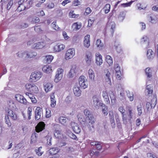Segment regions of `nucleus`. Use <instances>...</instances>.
I'll list each match as a JSON object with an SVG mask.
<instances>
[{"label":"nucleus","mask_w":158,"mask_h":158,"mask_svg":"<svg viewBox=\"0 0 158 158\" xmlns=\"http://www.w3.org/2000/svg\"><path fill=\"white\" fill-rule=\"evenodd\" d=\"M135 0H133V1H132L130 2L126 3H124L121 4L122 6L123 7H127L130 6L131 5L132 2H134Z\"/></svg>","instance_id":"0e129e2a"},{"label":"nucleus","mask_w":158,"mask_h":158,"mask_svg":"<svg viewBox=\"0 0 158 158\" xmlns=\"http://www.w3.org/2000/svg\"><path fill=\"white\" fill-rule=\"evenodd\" d=\"M148 38L146 35H144L141 38L140 40V42L142 44H146L147 45L148 44Z\"/></svg>","instance_id":"37998d69"},{"label":"nucleus","mask_w":158,"mask_h":158,"mask_svg":"<svg viewBox=\"0 0 158 158\" xmlns=\"http://www.w3.org/2000/svg\"><path fill=\"white\" fill-rule=\"evenodd\" d=\"M15 98L19 102L24 104H26L27 102L25 98L22 95L20 94H16L15 96Z\"/></svg>","instance_id":"2eb2a0df"},{"label":"nucleus","mask_w":158,"mask_h":158,"mask_svg":"<svg viewBox=\"0 0 158 158\" xmlns=\"http://www.w3.org/2000/svg\"><path fill=\"white\" fill-rule=\"evenodd\" d=\"M119 111L122 113V118L124 123H126L127 122V118L124 117V113L125 110L123 106H120L118 108Z\"/></svg>","instance_id":"72a5a7b5"},{"label":"nucleus","mask_w":158,"mask_h":158,"mask_svg":"<svg viewBox=\"0 0 158 158\" xmlns=\"http://www.w3.org/2000/svg\"><path fill=\"white\" fill-rule=\"evenodd\" d=\"M96 63L98 65H100L103 62L102 59V56L98 52L96 53L95 54Z\"/></svg>","instance_id":"a211bd4d"},{"label":"nucleus","mask_w":158,"mask_h":158,"mask_svg":"<svg viewBox=\"0 0 158 158\" xmlns=\"http://www.w3.org/2000/svg\"><path fill=\"white\" fill-rule=\"evenodd\" d=\"M54 57L51 55H47L45 56V60L48 63H50L53 60Z\"/></svg>","instance_id":"09e8293b"},{"label":"nucleus","mask_w":158,"mask_h":158,"mask_svg":"<svg viewBox=\"0 0 158 158\" xmlns=\"http://www.w3.org/2000/svg\"><path fill=\"white\" fill-rule=\"evenodd\" d=\"M77 67L75 65L73 66L68 73V77L69 78H73V77L75 73H77Z\"/></svg>","instance_id":"ddd939ff"},{"label":"nucleus","mask_w":158,"mask_h":158,"mask_svg":"<svg viewBox=\"0 0 158 158\" xmlns=\"http://www.w3.org/2000/svg\"><path fill=\"white\" fill-rule=\"evenodd\" d=\"M37 134L36 133H33L31 135V142L34 143L36 141L37 139Z\"/></svg>","instance_id":"603ef678"},{"label":"nucleus","mask_w":158,"mask_h":158,"mask_svg":"<svg viewBox=\"0 0 158 158\" xmlns=\"http://www.w3.org/2000/svg\"><path fill=\"white\" fill-rule=\"evenodd\" d=\"M83 44L85 47L88 48L90 46V36L89 35H87L85 36L84 38Z\"/></svg>","instance_id":"dca6fc26"},{"label":"nucleus","mask_w":158,"mask_h":158,"mask_svg":"<svg viewBox=\"0 0 158 158\" xmlns=\"http://www.w3.org/2000/svg\"><path fill=\"white\" fill-rule=\"evenodd\" d=\"M37 55V53L35 52H27L26 57L30 58H34Z\"/></svg>","instance_id":"c9c22d12"},{"label":"nucleus","mask_w":158,"mask_h":158,"mask_svg":"<svg viewBox=\"0 0 158 158\" xmlns=\"http://www.w3.org/2000/svg\"><path fill=\"white\" fill-rule=\"evenodd\" d=\"M13 0H10V1H9L7 5L6 9L7 10H9L10 8L13 4Z\"/></svg>","instance_id":"774afa93"},{"label":"nucleus","mask_w":158,"mask_h":158,"mask_svg":"<svg viewBox=\"0 0 158 158\" xmlns=\"http://www.w3.org/2000/svg\"><path fill=\"white\" fill-rule=\"evenodd\" d=\"M59 120L60 123L65 126H66L69 123V119L64 116L60 117Z\"/></svg>","instance_id":"f8f14e48"},{"label":"nucleus","mask_w":158,"mask_h":158,"mask_svg":"<svg viewBox=\"0 0 158 158\" xmlns=\"http://www.w3.org/2000/svg\"><path fill=\"white\" fill-rule=\"evenodd\" d=\"M78 15H76L74 13L73 11H71L69 14V16L70 17L72 18H77L78 17Z\"/></svg>","instance_id":"13d9d810"},{"label":"nucleus","mask_w":158,"mask_h":158,"mask_svg":"<svg viewBox=\"0 0 158 158\" xmlns=\"http://www.w3.org/2000/svg\"><path fill=\"white\" fill-rule=\"evenodd\" d=\"M148 19L149 22L152 24L156 23L157 21L156 18L154 16L151 15H148Z\"/></svg>","instance_id":"c756f323"},{"label":"nucleus","mask_w":158,"mask_h":158,"mask_svg":"<svg viewBox=\"0 0 158 158\" xmlns=\"http://www.w3.org/2000/svg\"><path fill=\"white\" fill-rule=\"evenodd\" d=\"M42 73L40 71H35L31 73L30 79L31 81L35 82L39 80L42 77Z\"/></svg>","instance_id":"20e7f679"},{"label":"nucleus","mask_w":158,"mask_h":158,"mask_svg":"<svg viewBox=\"0 0 158 158\" xmlns=\"http://www.w3.org/2000/svg\"><path fill=\"white\" fill-rule=\"evenodd\" d=\"M5 120L6 123L8 125V127H10L11 126V123L9 117L6 115L5 116Z\"/></svg>","instance_id":"4d7b16f0"},{"label":"nucleus","mask_w":158,"mask_h":158,"mask_svg":"<svg viewBox=\"0 0 158 158\" xmlns=\"http://www.w3.org/2000/svg\"><path fill=\"white\" fill-rule=\"evenodd\" d=\"M105 76L103 79V82L107 85H111V82L110 77V73L108 69H106L104 71Z\"/></svg>","instance_id":"423d86ee"},{"label":"nucleus","mask_w":158,"mask_h":158,"mask_svg":"<svg viewBox=\"0 0 158 158\" xmlns=\"http://www.w3.org/2000/svg\"><path fill=\"white\" fill-rule=\"evenodd\" d=\"M147 55L148 59L149 60L153 59L154 56V52L151 49L148 50Z\"/></svg>","instance_id":"7c9ffc66"},{"label":"nucleus","mask_w":158,"mask_h":158,"mask_svg":"<svg viewBox=\"0 0 158 158\" xmlns=\"http://www.w3.org/2000/svg\"><path fill=\"white\" fill-rule=\"evenodd\" d=\"M42 69L44 73L48 74L50 73L53 71L51 65H44Z\"/></svg>","instance_id":"4be33fe9"},{"label":"nucleus","mask_w":158,"mask_h":158,"mask_svg":"<svg viewBox=\"0 0 158 158\" xmlns=\"http://www.w3.org/2000/svg\"><path fill=\"white\" fill-rule=\"evenodd\" d=\"M46 138L47 140V143L49 145H51L52 144L51 141L52 139V137L51 136H46Z\"/></svg>","instance_id":"052dcab7"},{"label":"nucleus","mask_w":158,"mask_h":158,"mask_svg":"<svg viewBox=\"0 0 158 158\" xmlns=\"http://www.w3.org/2000/svg\"><path fill=\"white\" fill-rule=\"evenodd\" d=\"M22 3V2H18L19 6L18 7L17 10L19 12L23 10L26 8L28 9L30 7V6L29 7H26L25 5L27 4V2Z\"/></svg>","instance_id":"aec40b11"},{"label":"nucleus","mask_w":158,"mask_h":158,"mask_svg":"<svg viewBox=\"0 0 158 158\" xmlns=\"http://www.w3.org/2000/svg\"><path fill=\"white\" fill-rule=\"evenodd\" d=\"M8 39L9 42H13L16 39L13 35H9Z\"/></svg>","instance_id":"bf43d9fd"},{"label":"nucleus","mask_w":158,"mask_h":158,"mask_svg":"<svg viewBox=\"0 0 158 158\" xmlns=\"http://www.w3.org/2000/svg\"><path fill=\"white\" fill-rule=\"evenodd\" d=\"M9 117L13 120H15L17 119L16 114L14 110L8 109L6 111V114Z\"/></svg>","instance_id":"1a4fd4ad"},{"label":"nucleus","mask_w":158,"mask_h":158,"mask_svg":"<svg viewBox=\"0 0 158 158\" xmlns=\"http://www.w3.org/2000/svg\"><path fill=\"white\" fill-rule=\"evenodd\" d=\"M26 54L27 55V51H21L18 52L16 55L19 58H22Z\"/></svg>","instance_id":"3c124183"},{"label":"nucleus","mask_w":158,"mask_h":158,"mask_svg":"<svg viewBox=\"0 0 158 158\" xmlns=\"http://www.w3.org/2000/svg\"><path fill=\"white\" fill-rule=\"evenodd\" d=\"M110 5L109 4H106L105 5L103 8L105 13H108L110 11Z\"/></svg>","instance_id":"6e6d98bb"},{"label":"nucleus","mask_w":158,"mask_h":158,"mask_svg":"<svg viewBox=\"0 0 158 158\" xmlns=\"http://www.w3.org/2000/svg\"><path fill=\"white\" fill-rule=\"evenodd\" d=\"M100 106L102 107V111L104 116H106L108 114L107 107L104 104Z\"/></svg>","instance_id":"ea45409f"},{"label":"nucleus","mask_w":158,"mask_h":158,"mask_svg":"<svg viewBox=\"0 0 158 158\" xmlns=\"http://www.w3.org/2000/svg\"><path fill=\"white\" fill-rule=\"evenodd\" d=\"M52 115V113L50 109L48 108L46 109V117L47 118L50 117Z\"/></svg>","instance_id":"e2e57ef3"},{"label":"nucleus","mask_w":158,"mask_h":158,"mask_svg":"<svg viewBox=\"0 0 158 158\" xmlns=\"http://www.w3.org/2000/svg\"><path fill=\"white\" fill-rule=\"evenodd\" d=\"M65 46L63 44H58L54 47V50L55 52H59L64 49Z\"/></svg>","instance_id":"5701e85b"},{"label":"nucleus","mask_w":158,"mask_h":158,"mask_svg":"<svg viewBox=\"0 0 158 158\" xmlns=\"http://www.w3.org/2000/svg\"><path fill=\"white\" fill-rule=\"evenodd\" d=\"M145 73L148 78H151L152 76V73L149 68L148 67L146 69Z\"/></svg>","instance_id":"a18cd8bd"},{"label":"nucleus","mask_w":158,"mask_h":158,"mask_svg":"<svg viewBox=\"0 0 158 158\" xmlns=\"http://www.w3.org/2000/svg\"><path fill=\"white\" fill-rule=\"evenodd\" d=\"M45 43L41 42L34 44L32 45V48L36 49H41L46 47Z\"/></svg>","instance_id":"9d476101"},{"label":"nucleus","mask_w":158,"mask_h":158,"mask_svg":"<svg viewBox=\"0 0 158 158\" xmlns=\"http://www.w3.org/2000/svg\"><path fill=\"white\" fill-rule=\"evenodd\" d=\"M151 108H154L156 104V100L155 99H152L151 102Z\"/></svg>","instance_id":"69168bd1"},{"label":"nucleus","mask_w":158,"mask_h":158,"mask_svg":"<svg viewBox=\"0 0 158 158\" xmlns=\"http://www.w3.org/2000/svg\"><path fill=\"white\" fill-rule=\"evenodd\" d=\"M71 126L73 131L76 133L79 134L80 133L81 128L77 123L74 122H72L71 123Z\"/></svg>","instance_id":"9b49d317"},{"label":"nucleus","mask_w":158,"mask_h":158,"mask_svg":"<svg viewBox=\"0 0 158 158\" xmlns=\"http://www.w3.org/2000/svg\"><path fill=\"white\" fill-rule=\"evenodd\" d=\"M114 46L117 51L119 53L122 51V49L119 43L117 42H115Z\"/></svg>","instance_id":"79ce46f5"},{"label":"nucleus","mask_w":158,"mask_h":158,"mask_svg":"<svg viewBox=\"0 0 158 158\" xmlns=\"http://www.w3.org/2000/svg\"><path fill=\"white\" fill-rule=\"evenodd\" d=\"M125 16V13L123 12H121L118 16V19L119 21L122 22L124 19Z\"/></svg>","instance_id":"864d4df0"},{"label":"nucleus","mask_w":158,"mask_h":158,"mask_svg":"<svg viewBox=\"0 0 158 158\" xmlns=\"http://www.w3.org/2000/svg\"><path fill=\"white\" fill-rule=\"evenodd\" d=\"M75 50L74 48H71L68 49L66 52L65 59L68 60L72 58L75 55Z\"/></svg>","instance_id":"0eeeda50"},{"label":"nucleus","mask_w":158,"mask_h":158,"mask_svg":"<svg viewBox=\"0 0 158 158\" xmlns=\"http://www.w3.org/2000/svg\"><path fill=\"white\" fill-rule=\"evenodd\" d=\"M107 27L111 30V32L112 34L115 28V24L114 22L109 21L106 25Z\"/></svg>","instance_id":"f3484780"},{"label":"nucleus","mask_w":158,"mask_h":158,"mask_svg":"<svg viewBox=\"0 0 158 158\" xmlns=\"http://www.w3.org/2000/svg\"><path fill=\"white\" fill-rule=\"evenodd\" d=\"M45 124L44 122H39L35 127V130L36 132H39L45 129Z\"/></svg>","instance_id":"4468645a"},{"label":"nucleus","mask_w":158,"mask_h":158,"mask_svg":"<svg viewBox=\"0 0 158 158\" xmlns=\"http://www.w3.org/2000/svg\"><path fill=\"white\" fill-rule=\"evenodd\" d=\"M109 94H111V95H110L111 100V103L112 105H114L116 102V98L114 95V93L112 91H110L109 92Z\"/></svg>","instance_id":"e433bc0d"},{"label":"nucleus","mask_w":158,"mask_h":158,"mask_svg":"<svg viewBox=\"0 0 158 158\" xmlns=\"http://www.w3.org/2000/svg\"><path fill=\"white\" fill-rule=\"evenodd\" d=\"M96 45L97 47L100 49H101L103 46V43L102 42L101 40L99 39H98L97 40Z\"/></svg>","instance_id":"49530a36"},{"label":"nucleus","mask_w":158,"mask_h":158,"mask_svg":"<svg viewBox=\"0 0 158 158\" xmlns=\"http://www.w3.org/2000/svg\"><path fill=\"white\" fill-rule=\"evenodd\" d=\"M56 24V22H52L51 25L52 28L54 30L56 31H58L60 30V28L59 27H58V25H57Z\"/></svg>","instance_id":"5fc2aeb1"},{"label":"nucleus","mask_w":158,"mask_h":158,"mask_svg":"<svg viewBox=\"0 0 158 158\" xmlns=\"http://www.w3.org/2000/svg\"><path fill=\"white\" fill-rule=\"evenodd\" d=\"M35 118L36 120L39 119L42 113V109L41 108L37 107L35 110Z\"/></svg>","instance_id":"6ab92c4d"},{"label":"nucleus","mask_w":158,"mask_h":158,"mask_svg":"<svg viewBox=\"0 0 158 158\" xmlns=\"http://www.w3.org/2000/svg\"><path fill=\"white\" fill-rule=\"evenodd\" d=\"M73 92L74 94L77 97H79L81 95V91L80 90L79 87L76 86L74 87Z\"/></svg>","instance_id":"bb28decb"},{"label":"nucleus","mask_w":158,"mask_h":158,"mask_svg":"<svg viewBox=\"0 0 158 158\" xmlns=\"http://www.w3.org/2000/svg\"><path fill=\"white\" fill-rule=\"evenodd\" d=\"M91 104L96 109H98L100 106L103 105L100 102V97L98 95H95L92 97Z\"/></svg>","instance_id":"f257e3e1"},{"label":"nucleus","mask_w":158,"mask_h":158,"mask_svg":"<svg viewBox=\"0 0 158 158\" xmlns=\"http://www.w3.org/2000/svg\"><path fill=\"white\" fill-rule=\"evenodd\" d=\"M77 118L78 121L81 123H85V119L83 115L81 114H79L77 115Z\"/></svg>","instance_id":"4c0bfd02"},{"label":"nucleus","mask_w":158,"mask_h":158,"mask_svg":"<svg viewBox=\"0 0 158 158\" xmlns=\"http://www.w3.org/2000/svg\"><path fill=\"white\" fill-rule=\"evenodd\" d=\"M102 96L106 103L107 104H110V100L107 92L106 91H103Z\"/></svg>","instance_id":"a878e982"},{"label":"nucleus","mask_w":158,"mask_h":158,"mask_svg":"<svg viewBox=\"0 0 158 158\" xmlns=\"http://www.w3.org/2000/svg\"><path fill=\"white\" fill-rule=\"evenodd\" d=\"M89 121H88V125L90 126V125H92V124L94 123L95 121V119L94 117L92 116H90V117H89Z\"/></svg>","instance_id":"8fccbe9b"},{"label":"nucleus","mask_w":158,"mask_h":158,"mask_svg":"<svg viewBox=\"0 0 158 158\" xmlns=\"http://www.w3.org/2000/svg\"><path fill=\"white\" fill-rule=\"evenodd\" d=\"M53 87L52 84L50 83H47L44 84V88L46 92H48L51 91Z\"/></svg>","instance_id":"393cba45"},{"label":"nucleus","mask_w":158,"mask_h":158,"mask_svg":"<svg viewBox=\"0 0 158 158\" xmlns=\"http://www.w3.org/2000/svg\"><path fill=\"white\" fill-rule=\"evenodd\" d=\"M51 106L54 108L56 105V100L55 96L54 93L50 95Z\"/></svg>","instance_id":"412c9836"},{"label":"nucleus","mask_w":158,"mask_h":158,"mask_svg":"<svg viewBox=\"0 0 158 158\" xmlns=\"http://www.w3.org/2000/svg\"><path fill=\"white\" fill-rule=\"evenodd\" d=\"M25 87L27 91L32 93L36 94L39 91L38 87L34 83H27Z\"/></svg>","instance_id":"f03ea898"},{"label":"nucleus","mask_w":158,"mask_h":158,"mask_svg":"<svg viewBox=\"0 0 158 158\" xmlns=\"http://www.w3.org/2000/svg\"><path fill=\"white\" fill-rule=\"evenodd\" d=\"M106 60L109 66L112 65L113 61L112 58L109 55H106Z\"/></svg>","instance_id":"473e14b6"},{"label":"nucleus","mask_w":158,"mask_h":158,"mask_svg":"<svg viewBox=\"0 0 158 158\" xmlns=\"http://www.w3.org/2000/svg\"><path fill=\"white\" fill-rule=\"evenodd\" d=\"M59 151V148L57 147L51 148L49 150V153L51 155H55Z\"/></svg>","instance_id":"f704fd0d"},{"label":"nucleus","mask_w":158,"mask_h":158,"mask_svg":"<svg viewBox=\"0 0 158 158\" xmlns=\"http://www.w3.org/2000/svg\"><path fill=\"white\" fill-rule=\"evenodd\" d=\"M40 19L38 17H35L33 18L32 19L31 22L32 23H39L40 22Z\"/></svg>","instance_id":"338daca9"},{"label":"nucleus","mask_w":158,"mask_h":158,"mask_svg":"<svg viewBox=\"0 0 158 158\" xmlns=\"http://www.w3.org/2000/svg\"><path fill=\"white\" fill-rule=\"evenodd\" d=\"M64 71V69L61 68H59L57 69L54 79L55 82L57 83L62 79Z\"/></svg>","instance_id":"7ed1b4c3"},{"label":"nucleus","mask_w":158,"mask_h":158,"mask_svg":"<svg viewBox=\"0 0 158 158\" xmlns=\"http://www.w3.org/2000/svg\"><path fill=\"white\" fill-rule=\"evenodd\" d=\"M82 26V23L80 22H76L74 23L72 25V28L73 30L77 31L81 28Z\"/></svg>","instance_id":"c85d7f7f"},{"label":"nucleus","mask_w":158,"mask_h":158,"mask_svg":"<svg viewBox=\"0 0 158 158\" xmlns=\"http://www.w3.org/2000/svg\"><path fill=\"white\" fill-rule=\"evenodd\" d=\"M78 81L80 86L85 89L88 86V83L86 77L84 76H81L78 79Z\"/></svg>","instance_id":"39448f33"},{"label":"nucleus","mask_w":158,"mask_h":158,"mask_svg":"<svg viewBox=\"0 0 158 158\" xmlns=\"http://www.w3.org/2000/svg\"><path fill=\"white\" fill-rule=\"evenodd\" d=\"M153 86L151 85H148L146 88V92L149 96H151L153 93Z\"/></svg>","instance_id":"cd10ccee"},{"label":"nucleus","mask_w":158,"mask_h":158,"mask_svg":"<svg viewBox=\"0 0 158 158\" xmlns=\"http://www.w3.org/2000/svg\"><path fill=\"white\" fill-rule=\"evenodd\" d=\"M85 61L88 65L91 64L93 61V55L90 52H87L85 54Z\"/></svg>","instance_id":"6e6552de"},{"label":"nucleus","mask_w":158,"mask_h":158,"mask_svg":"<svg viewBox=\"0 0 158 158\" xmlns=\"http://www.w3.org/2000/svg\"><path fill=\"white\" fill-rule=\"evenodd\" d=\"M137 108L138 111V114L139 115H141L143 113V110L142 109V105L140 103L137 105Z\"/></svg>","instance_id":"de8ad7c7"},{"label":"nucleus","mask_w":158,"mask_h":158,"mask_svg":"<svg viewBox=\"0 0 158 158\" xmlns=\"http://www.w3.org/2000/svg\"><path fill=\"white\" fill-rule=\"evenodd\" d=\"M114 69L115 71V73H118V72H121L120 70V67L118 64H114Z\"/></svg>","instance_id":"680f3d73"},{"label":"nucleus","mask_w":158,"mask_h":158,"mask_svg":"<svg viewBox=\"0 0 158 158\" xmlns=\"http://www.w3.org/2000/svg\"><path fill=\"white\" fill-rule=\"evenodd\" d=\"M127 94L129 98V100L130 101H132L134 100V94L133 92H130L128 90L126 91Z\"/></svg>","instance_id":"58836bf2"},{"label":"nucleus","mask_w":158,"mask_h":158,"mask_svg":"<svg viewBox=\"0 0 158 158\" xmlns=\"http://www.w3.org/2000/svg\"><path fill=\"white\" fill-rule=\"evenodd\" d=\"M89 80L90 81L93 82L94 81L95 74L92 69H89L88 71Z\"/></svg>","instance_id":"b1692460"},{"label":"nucleus","mask_w":158,"mask_h":158,"mask_svg":"<svg viewBox=\"0 0 158 158\" xmlns=\"http://www.w3.org/2000/svg\"><path fill=\"white\" fill-rule=\"evenodd\" d=\"M42 147H40L35 150V151L36 154L39 156H41L44 153V152L42 151Z\"/></svg>","instance_id":"c03bdc74"},{"label":"nucleus","mask_w":158,"mask_h":158,"mask_svg":"<svg viewBox=\"0 0 158 158\" xmlns=\"http://www.w3.org/2000/svg\"><path fill=\"white\" fill-rule=\"evenodd\" d=\"M7 104L9 106L8 109L14 110L16 109V106L13 101H9Z\"/></svg>","instance_id":"2f4dec72"},{"label":"nucleus","mask_w":158,"mask_h":158,"mask_svg":"<svg viewBox=\"0 0 158 158\" xmlns=\"http://www.w3.org/2000/svg\"><path fill=\"white\" fill-rule=\"evenodd\" d=\"M54 135L56 138L58 139H60L62 138L63 136V135L60 131L57 130H55L54 133Z\"/></svg>","instance_id":"a19ab883"}]
</instances>
